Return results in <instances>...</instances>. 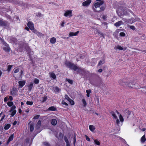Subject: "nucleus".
Listing matches in <instances>:
<instances>
[{
    "instance_id": "1",
    "label": "nucleus",
    "mask_w": 146,
    "mask_h": 146,
    "mask_svg": "<svg viewBox=\"0 0 146 146\" xmlns=\"http://www.w3.org/2000/svg\"><path fill=\"white\" fill-rule=\"evenodd\" d=\"M116 113L117 114H116L114 112L111 111V113L112 116L114 120L116 121L117 124L119 126L121 125L122 124H120V122L121 123L123 122L124 121L123 118L117 111H116Z\"/></svg>"
},
{
    "instance_id": "2",
    "label": "nucleus",
    "mask_w": 146,
    "mask_h": 146,
    "mask_svg": "<svg viewBox=\"0 0 146 146\" xmlns=\"http://www.w3.org/2000/svg\"><path fill=\"white\" fill-rule=\"evenodd\" d=\"M119 83L121 85L125 86L128 88H131L134 87V83L133 81H129L127 79H123L120 80Z\"/></svg>"
},
{
    "instance_id": "3",
    "label": "nucleus",
    "mask_w": 146,
    "mask_h": 146,
    "mask_svg": "<svg viewBox=\"0 0 146 146\" xmlns=\"http://www.w3.org/2000/svg\"><path fill=\"white\" fill-rule=\"evenodd\" d=\"M66 64L69 68L73 69L74 70L77 71L78 72H79L80 70V68H79L77 66L70 62H66Z\"/></svg>"
},
{
    "instance_id": "4",
    "label": "nucleus",
    "mask_w": 146,
    "mask_h": 146,
    "mask_svg": "<svg viewBox=\"0 0 146 146\" xmlns=\"http://www.w3.org/2000/svg\"><path fill=\"white\" fill-rule=\"evenodd\" d=\"M98 2L95 3L94 4V7H93V9L94 11H97L96 9L99 7L100 6L104 3V1L102 0H96Z\"/></svg>"
},
{
    "instance_id": "5",
    "label": "nucleus",
    "mask_w": 146,
    "mask_h": 146,
    "mask_svg": "<svg viewBox=\"0 0 146 146\" xmlns=\"http://www.w3.org/2000/svg\"><path fill=\"white\" fill-rule=\"evenodd\" d=\"M15 108L16 106L14 105L13 106L9 111V112L11 113L10 115L12 117L14 116L16 113L17 111L15 110Z\"/></svg>"
},
{
    "instance_id": "6",
    "label": "nucleus",
    "mask_w": 146,
    "mask_h": 146,
    "mask_svg": "<svg viewBox=\"0 0 146 146\" xmlns=\"http://www.w3.org/2000/svg\"><path fill=\"white\" fill-rule=\"evenodd\" d=\"M64 16L66 17H70L72 16V10H67L65 11L64 15Z\"/></svg>"
},
{
    "instance_id": "7",
    "label": "nucleus",
    "mask_w": 146,
    "mask_h": 146,
    "mask_svg": "<svg viewBox=\"0 0 146 146\" xmlns=\"http://www.w3.org/2000/svg\"><path fill=\"white\" fill-rule=\"evenodd\" d=\"M91 2V0H87L82 2V5L84 7H87L90 5Z\"/></svg>"
},
{
    "instance_id": "8",
    "label": "nucleus",
    "mask_w": 146,
    "mask_h": 146,
    "mask_svg": "<svg viewBox=\"0 0 146 146\" xmlns=\"http://www.w3.org/2000/svg\"><path fill=\"white\" fill-rule=\"evenodd\" d=\"M27 25L30 29L33 31L34 30H35V29H34V25L31 22H29Z\"/></svg>"
},
{
    "instance_id": "9",
    "label": "nucleus",
    "mask_w": 146,
    "mask_h": 146,
    "mask_svg": "<svg viewBox=\"0 0 146 146\" xmlns=\"http://www.w3.org/2000/svg\"><path fill=\"white\" fill-rule=\"evenodd\" d=\"M4 44L5 46L3 47V49L6 52H8L10 50V48L9 45L6 43H5Z\"/></svg>"
},
{
    "instance_id": "10",
    "label": "nucleus",
    "mask_w": 146,
    "mask_h": 146,
    "mask_svg": "<svg viewBox=\"0 0 146 146\" xmlns=\"http://www.w3.org/2000/svg\"><path fill=\"white\" fill-rule=\"evenodd\" d=\"M33 82H31L29 84L27 85V86L28 87V90L29 91H31L33 88Z\"/></svg>"
},
{
    "instance_id": "11",
    "label": "nucleus",
    "mask_w": 146,
    "mask_h": 146,
    "mask_svg": "<svg viewBox=\"0 0 146 146\" xmlns=\"http://www.w3.org/2000/svg\"><path fill=\"white\" fill-rule=\"evenodd\" d=\"M17 92V90L15 88H13L11 91V94L13 96L16 95Z\"/></svg>"
},
{
    "instance_id": "12",
    "label": "nucleus",
    "mask_w": 146,
    "mask_h": 146,
    "mask_svg": "<svg viewBox=\"0 0 146 146\" xmlns=\"http://www.w3.org/2000/svg\"><path fill=\"white\" fill-rule=\"evenodd\" d=\"M33 32L36 34L38 37H41L43 36V35L41 33L38 32V31L35 30H34Z\"/></svg>"
},
{
    "instance_id": "13",
    "label": "nucleus",
    "mask_w": 146,
    "mask_h": 146,
    "mask_svg": "<svg viewBox=\"0 0 146 146\" xmlns=\"http://www.w3.org/2000/svg\"><path fill=\"white\" fill-rule=\"evenodd\" d=\"M26 82L24 81H19L18 82L19 86L20 87L22 88L25 84Z\"/></svg>"
},
{
    "instance_id": "14",
    "label": "nucleus",
    "mask_w": 146,
    "mask_h": 146,
    "mask_svg": "<svg viewBox=\"0 0 146 146\" xmlns=\"http://www.w3.org/2000/svg\"><path fill=\"white\" fill-rule=\"evenodd\" d=\"M114 49L115 50L119 49L120 50H126V48H123L121 46L119 45L115 46L114 47Z\"/></svg>"
},
{
    "instance_id": "15",
    "label": "nucleus",
    "mask_w": 146,
    "mask_h": 146,
    "mask_svg": "<svg viewBox=\"0 0 146 146\" xmlns=\"http://www.w3.org/2000/svg\"><path fill=\"white\" fill-rule=\"evenodd\" d=\"M14 137V135L13 134H12L9 137L8 141L7 142V144L8 145L9 144V143L13 139Z\"/></svg>"
},
{
    "instance_id": "16",
    "label": "nucleus",
    "mask_w": 146,
    "mask_h": 146,
    "mask_svg": "<svg viewBox=\"0 0 146 146\" xmlns=\"http://www.w3.org/2000/svg\"><path fill=\"white\" fill-rule=\"evenodd\" d=\"M123 21L129 24H132L133 23V22L131 21V19H123Z\"/></svg>"
},
{
    "instance_id": "17",
    "label": "nucleus",
    "mask_w": 146,
    "mask_h": 146,
    "mask_svg": "<svg viewBox=\"0 0 146 146\" xmlns=\"http://www.w3.org/2000/svg\"><path fill=\"white\" fill-rule=\"evenodd\" d=\"M89 127L90 130L92 132L94 131L95 129V127L93 125H90Z\"/></svg>"
},
{
    "instance_id": "18",
    "label": "nucleus",
    "mask_w": 146,
    "mask_h": 146,
    "mask_svg": "<svg viewBox=\"0 0 146 146\" xmlns=\"http://www.w3.org/2000/svg\"><path fill=\"white\" fill-rule=\"evenodd\" d=\"M48 110L51 111H55L57 109L55 107L52 106L49 108Z\"/></svg>"
},
{
    "instance_id": "19",
    "label": "nucleus",
    "mask_w": 146,
    "mask_h": 146,
    "mask_svg": "<svg viewBox=\"0 0 146 146\" xmlns=\"http://www.w3.org/2000/svg\"><path fill=\"white\" fill-rule=\"evenodd\" d=\"M79 31H77L75 33L70 32L69 34V35L70 36H76L79 33Z\"/></svg>"
},
{
    "instance_id": "20",
    "label": "nucleus",
    "mask_w": 146,
    "mask_h": 146,
    "mask_svg": "<svg viewBox=\"0 0 146 146\" xmlns=\"http://www.w3.org/2000/svg\"><path fill=\"white\" fill-rule=\"evenodd\" d=\"M56 41V39L55 38L53 37L50 38V42L51 44H54Z\"/></svg>"
},
{
    "instance_id": "21",
    "label": "nucleus",
    "mask_w": 146,
    "mask_h": 146,
    "mask_svg": "<svg viewBox=\"0 0 146 146\" xmlns=\"http://www.w3.org/2000/svg\"><path fill=\"white\" fill-rule=\"evenodd\" d=\"M50 76L53 78L55 79L56 78V76L54 73L52 72H50L49 73Z\"/></svg>"
},
{
    "instance_id": "22",
    "label": "nucleus",
    "mask_w": 146,
    "mask_h": 146,
    "mask_svg": "<svg viewBox=\"0 0 146 146\" xmlns=\"http://www.w3.org/2000/svg\"><path fill=\"white\" fill-rule=\"evenodd\" d=\"M146 141L145 135H144L141 139V143H144Z\"/></svg>"
},
{
    "instance_id": "23",
    "label": "nucleus",
    "mask_w": 146,
    "mask_h": 146,
    "mask_svg": "<svg viewBox=\"0 0 146 146\" xmlns=\"http://www.w3.org/2000/svg\"><path fill=\"white\" fill-rule=\"evenodd\" d=\"M123 22L122 21H119L114 24V25L115 26L117 27L120 26L122 24Z\"/></svg>"
},
{
    "instance_id": "24",
    "label": "nucleus",
    "mask_w": 146,
    "mask_h": 146,
    "mask_svg": "<svg viewBox=\"0 0 146 146\" xmlns=\"http://www.w3.org/2000/svg\"><path fill=\"white\" fill-rule=\"evenodd\" d=\"M51 124L54 125H56L57 123V121L56 119H53L51 121Z\"/></svg>"
},
{
    "instance_id": "25",
    "label": "nucleus",
    "mask_w": 146,
    "mask_h": 146,
    "mask_svg": "<svg viewBox=\"0 0 146 146\" xmlns=\"http://www.w3.org/2000/svg\"><path fill=\"white\" fill-rule=\"evenodd\" d=\"M11 125L10 124H6L5 125L4 129L5 130L8 129L11 127Z\"/></svg>"
},
{
    "instance_id": "26",
    "label": "nucleus",
    "mask_w": 146,
    "mask_h": 146,
    "mask_svg": "<svg viewBox=\"0 0 146 146\" xmlns=\"http://www.w3.org/2000/svg\"><path fill=\"white\" fill-rule=\"evenodd\" d=\"M54 90L56 93H58L60 91V89L58 87H55L54 88Z\"/></svg>"
},
{
    "instance_id": "27",
    "label": "nucleus",
    "mask_w": 146,
    "mask_h": 146,
    "mask_svg": "<svg viewBox=\"0 0 146 146\" xmlns=\"http://www.w3.org/2000/svg\"><path fill=\"white\" fill-rule=\"evenodd\" d=\"M41 124V121L40 120L38 121L36 125V127L37 129H38L40 127V126Z\"/></svg>"
},
{
    "instance_id": "28",
    "label": "nucleus",
    "mask_w": 146,
    "mask_h": 146,
    "mask_svg": "<svg viewBox=\"0 0 146 146\" xmlns=\"http://www.w3.org/2000/svg\"><path fill=\"white\" fill-rule=\"evenodd\" d=\"M94 143L97 145H100V143L97 139H94Z\"/></svg>"
},
{
    "instance_id": "29",
    "label": "nucleus",
    "mask_w": 146,
    "mask_h": 146,
    "mask_svg": "<svg viewBox=\"0 0 146 146\" xmlns=\"http://www.w3.org/2000/svg\"><path fill=\"white\" fill-rule=\"evenodd\" d=\"M125 114L127 116L129 115L131 113L130 111H129L128 110H126L124 112Z\"/></svg>"
},
{
    "instance_id": "30",
    "label": "nucleus",
    "mask_w": 146,
    "mask_h": 146,
    "mask_svg": "<svg viewBox=\"0 0 146 146\" xmlns=\"http://www.w3.org/2000/svg\"><path fill=\"white\" fill-rule=\"evenodd\" d=\"M47 99V98L46 96H44L41 99V101L42 102H44Z\"/></svg>"
},
{
    "instance_id": "31",
    "label": "nucleus",
    "mask_w": 146,
    "mask_h": 146,
    "mask_svg": "<svg viewBox=\"0 0 146 146\" xmlns=\"http://www.w3.org/2000/svg\"><path fill=\"white\" fill-rule=\"evenodd\" d=\"M86 92L87 93V94H86V95H87V96L89 97H90V94L91 93V90H86Z\"/></svg>"
},
{
    "instance_id": "32",
    "label": "nucleus",
    "mask_w": 146,
    "mask_h": 146,
    "mask_svg": "<svg viewBox=\"0 0 146 146\" xmlns=\"http://www.w3.org/2000/svg\"><path fill=\"white\" fill-rule=\"evenodd\" d=\"M127 27H129L130 29H131L132 30H134L135 29V28L134 26H133V25L130 26V25H127Z\"/></svg>"
},
{
    "instance_id": "33",
    "label": "nucleus",
    "mask_w": 146,
    "mask_h": 146,
    "mask_svg": "<svg viewBox=\"0 0 146 146\" xmlns=\"http://www.w3.org/2000/svg\"><path fill=\"white\" fill-rule=\"evenodd\" d=\"M26 104L27 105L32 106L33 104V102L32 101H27L26 102Z\"/></svg>"
},
{
    "instance_id": "34",
    "label": "nucleus",
    "mask_w": 146,
    "mask_h": 146,
    "mask_svg": "<svg viewBox=\"0 0 146 146\" xmlns=\"http://www.w3.org/2000/svg\"><path fill=\"white\" fill-rule=\"evenodd\" d=\"M34 82L35 84H38L39 83V80L37 78H35L34 80Z\"/></svg>"
},
{
    "instance_id": "35",
    "label": "nucleus",
    "mask_w": 146,
    "mask_h": 146,
    "mask_svg": "<svg viewBox=\"0 0 146 146\" xmlns=\"http://www.w3.org/2000/svg\"><path fill=\"white\" fill-rule=\"evenodd\" d=\"M7 104L9 106L11 107L13 105V103L11 102H7Z\"/></svg>"
},
{
    "instance_id": "36",
    "label": "nucleus",
    "mask_w": 146,
    "mask_h": 146,
    "mask_svg": "<svg viewBox=\"0 0 146 146\" xmlns=\"http://www.w3.org/2000/svg\"><path fill=\"white\" fill-rule=\"evenodd\" d=\"M64 139L65 142L66 143V145L70 144L68 139L66 137H64Z\"/></svg>"
},
{
    "instance_id": "37",
    "label": "nucleus",
    "mask_w": 146,
    "mask_h": 146,
    "mask_svg": "<svg viewBox=\"0 0 146 146\" xmlns=\"http://www.w3.org/2000/svg\"><path fill=\"white\" fill-rule=\"evenodd\" d=\"M34 130V127L33 125H30V130L31 131H33Z\"/></svg>"
},
{
    "instance_id": "38",
    "label": "nucleus",
    "mask_w": 146,
    "mask_h": 146,
    "mask_svg": "<svg viewBox=\"0 0 146 146\" xmlns=\"http://www.w3.org/2000/svg\"><path fill=\"white\" fill-rule=\"evenodd\" d=\"M104 62H104V60H103V61L100 60L99 61V62L98 64V65L100 66L101 65H102V64H104Z\"/></svg>"
},
{
    "instance_id": "39",
    "label": "nucleus",
    "mask_w": 146,
    "mask_h": 146,
    "mask_svg": "<svg viewBox=\"0 0 146 146\" xmlns=\"http://www.w3.org/2000/svg\"><path fill=\"white\" fill-rule=\"evenodd\" d=\"M68 101H69L70 103V104L72 105H74V102L71 99H70V100H69Z\"/></svg>"
},
{
    "instance_id": "40",
    "label": "nucleus",
    "mask_w": 146,
    "mask_h": 146,
    "mask_svg": "<svg viewBox=\"0 0 146 146\" xmlns=\"http://www.w3.org/2000/svg\"><path fill=\"white\" fill-rule=\"evenodd\" d=\"M12 66L11 65H9L8 66V68L7 69V70L9 72L11 70Z\"/></svg>"
},
{
    "instance_id": "41",
    "label": "nucleus",
    "mask_w": 146,
    "mask_h": 146,
    "mask_svg": "<svg viewBox=\"0 0 146 146\" xmlns=\"http://www.w3.org/2000/svg\"><path fill=\"white\" fill-rule=\"evenodd\" d=\"M65 98H66V99L68 101L69 100H70V99H71L66 94L65 95Z\"/></svg>"
},
{
    "instance_id": "42",
    "label": "nucleus",
    "mask_w": 146,
    "mask_h": 146,
    "mask_svg": "<svg viewBox=\"0 0 146 146\" xmlns=\"http://www.w3.org/2000/svg\"><path fill=\"white\" fill-rule=\"evenodd\" d=\"M119 35L121 36H125V34L124 32H121L119 33Z\"/></svg>"
},
{
    "instance_id": "43",
    "label": "nucleus",
    "mask_w": 146,
    "mask_h": 146,
    "mask_svg": "<svg viewBox=\"0 0 146 146\" xmlns=\"http://www.w3.org/2000/svg\"><path fill=\"white\" fill-rule=\"evenodd\" d=\"M66 80L67 81H68L70 84H72L73 83V81L71 80H70V79H66Z\"/></svg>"
},
{
    "instance_id": "44",
    "label": "nucleus",
    "mask_w": 146,
    "mask_h": 146,
    "mask_svg": "<svg viewBox=\"0 0 146 146\" xmlns=\"http://www.w3.org/2000/svg\"><path fill=\"white\" fill-rule=\"evenodd\" d=\"M82 102L84 106H86V100L84 99H83L82 100Z\"/></svg>"
},
{
    "instance_id": "45",
    "label": "nucleus",
    "mask_w": 146,
    "mask_h": 146,
    "mask_svg": "<svg viewBox=\"0 0 146 146\" xmlns=\"http://www.w3.org/2000/svg\"><path fill=\"white\" fill-rule=\"evenodd\" d=\"M36 16L37 17H40L41 16V14L40 13H38L36 14Z\"/></svg>"
},
{
    "instance_id": "46",
    "label": "nucleus",
    "mask_w": 146,
    "mask_h": 146,
    "mask_svg": "<svg viewBox=\"0 0 146 146\" xmlns=\"http://www.w3.org/2000/svg\"><path fill=\"white\" fill-rule=\"evenodd\" d=\"M131 21L132 22H133V23L135 22L136 21L138 20H137L135 19H134V18H131Z\"/></svg>"
},
{
    "instance_id": "47",
    "label": "nucleus",
    "mask_w": 146,
    "mask_h": 146,
    "mask_svg": "<svg viewBox=\"0 0 146 146\" xmlns=\"http://www.w3.org/2000/svg\"><path fill=\"white\" fill-rule=\"evenodd\" d=\"M62 104L63 105H64L66 106H68V104L65 102L64 101H62Z\"/></svg>"
},
{
    "instance_id": "48",
    "label": "nucleus",
    "mask_w": 146,
    "mask_h": 146,
    "mask_svg": "<svg viewBox=\"0 0 146 146\" xmlns=\"http://www.w3.org/2000/svg\"><path fill=\"white\" fill-rule=\"evenodd\" d=\"M19 71V69L17 68L15 69L14 71V73H15L18 72Z\"/></svg>"
},
{
    "instance_id": "49",
    "label": "nucleus",
    "mask_w": 146,
    "mask_h": 146,
    "mask_svg": "<svg viewBox=\"0 0 146 146\" xmlns=\"http://www.w3.org/2000/svg\"><path fill=\"white\" fill-rule=\"evenodd\" d=\"M39 115H36L34 117H33V119H37L38 118H39Z\"/></svg>"
},
{
    "instance_id": "50",
    "label": "nucleus",
    "mask_w": 146,
    "mask_h": 146,
    "mask_svg": "<svg viewBox=\"0 0 146 146\" xmlns=\"http://www.w3.org/2000/svg\"><path fill=\"white\" fill-rule=\"evenodd\" d=\"M13 40L12 41L10 42L11 43H12L13 42H16V41L17 40L15 38H13Z\"/></svg>"
},
{
    "instance_id": "51",
    "label": "nucleus",
    "mask_w": 146,
    "mask_h": 146,
    "mask_svg": "<svg viewBox=\"0 0 146 146\" xmlns=\"http://www.w3.org/2000/svg\"><path fill=\"white\" fill-rule=\"evenodd\" d=\"M86 139L87 141H90V138L87 136H86Z\"/></svg>"
},
{
    "instance_id": "52",
    "label": "nucleus",
    "mask_w": 146,
    "mask_h": 146,
    "mask_svg": "<svg viewBox=\"0 0 146 146\" xmlns=\"http://www.w3.org/2000/svg\"><path fill=\"white\" fill-rule=\"evenodd\" d=\"M92 61H93L94 62V63H96V62L97 60L96 59H95V58H93V59H92Z\"/></svg>"
},
{
    "instance_id": "53",
    "label": "nucleus",
    "mask_w": 146,
    "mask_h": 146,
    "mask_svg": "<svg viewBox=\"0 0 146 146\" xmlns=\"http://www.w3.org/2000/svg\"><path fill=\"white\" fill-rule=\"evenodd\" d=\"M9 99L11 101H12L13 100V98L11 96H10L9 97Z\"/></svg>"
},
{
    "instance_id": "54",
    "label": "nucleus",
    "mask_w": 146,
    "mask_h": 146,
    "mask_svg": "<svg viewBox=\"0 0 146 146\" xmlns=\"http://www.w3.org/2000/svg\"><path fill=\"white\" fill-rule=\"evenodd\" d=\"M8 100V98L7 97H5L4 99V102H6Z\"/></svg>"
},
{
    "instance_id": "55",
    "label": "nucleus",
    "mask_w": 146,
    "mask_h": 146,
    "mask_svg": "<svg viewBox=\"0 0 146 146\" xmlns=\"http://www.w3.org/2000/svg\"><path fill=\"white\" fill-rule=\"evenodd\" d=\"M64 22H63L61 24V26L62 27H64Z\"/></svg>"
},
{
    "instance_id": "56",
    "label": "nucleus",
    "mask_w": 146,
    "mask_h": 146,
    "mask_svg": "<svg viewBox=\"0 0 146 146\" xmlns=\"http://www.w3.org/2000/svg\"><path fill=\"white\" fill-rule=\"evenodd\" d=\"M104 8H105L104 7H102L100 8V9L101 11H103L104 10Z\"/></svg>"
},
{
    "instance_id": "57",
    "label": "nucleus",
    "mask_w": 146,
    "mask_h": 146,
    "mask_svg": "<svg viewBox=\"0 0 146 146\" xmlns=\"http://www.w3.org/2000/svg\"><path fill=\"white\" fill-rule=\"evenodd\" d=\"M3 22L2 21L0 20V25H3Z\"/></svg>"
},
{
    "instance_id": "58",
    "label": "nucleus",
    "mask_w": 146,
    "mask_h": 146,
    "mask_svg": "<svg viewBox=\"0 0 146 146\" xmlns=\"http://www.w3.org/2000/svg\"><path fill=\"white\" fill-rule=\"evenodd\" d=\"M17 123V121H15L14 122H13V125H16V124Z\"/></svg>"
},
{
    "instance_id": "59",
    "label": "nucleus",
    "mask_w": 146,
    "mask_h": 146,
    "mask_svg": "<svg viewBox=\"0 0 146 146\" xmlns=\"http://www.w3.org/2000/svg\"><path fill=\"white\" fill-rule=\"evenodd\" d=\"M102 71V69H99L98 70V72H101Z\"/></svg>"
},
{
    "instance_id": "60",
    "label": "nucleus",
    "mask_w": 146,
    "mask_h": 146,
    "mask_svg": "<svg viewBox=\"0 0 146 146\" xmlns=\"http://www.w3.org/2000/svg\"><path fill=\"white\" fill-rule=\"evenodd\" d=\"M76 141V139H75V138L74 137V145H75Z\"/></svg>"
},
{
    "instance_id": "61",
    "label": "nucleus",
    "mask_w": 146,
    "mask_h": 146,
    "mask_svg": "<svg viewBox=\"0 0 146 146\" xmlns=\"http://www.w3.org/2000/svg\"><path fill=\"white\" fill-rule=\"evenodd\" d=\"M141 38L142 39H144L145 38V36L144 35H143L142 36Z\"/></svg>"
},
{
    "instance_id": "62",
    "label": "nucleus",
    "mask_w": 146,
    "mask_h": 146,
    "mask_svg": "<svg viewBox=\"0 0 146 146\" xmlns=\"http://www.w3.org/2000/svg\"><path fill=\"white\" fill-rule=\"evenodd\" d=\"M44 144L46 145H49V144L48 143H47V142H44Z\"/></svg>"
},
{
    "instance_id": "63",
    "label": "nucleus",
    "mask_w": 146,
    "mask_h": 146,
    "mask_svg": "<svg viewBox=\"0 0 146 146\" xmlns=\"http://www.w3.org/2000/svg\"><path fill=\"white\" fill-rule=\"evenodd\" d=\"M96 33H98V34H100V31H99L98 30L96 29Z\"/></svg>"
},
{
    "instance_id": "64",
    "label": "nucleus",
    "mask_w": 146,
    "mask_h": 146,
    "mask_svg": "<svg viewBox=\"0 0 146 146\" xmlns=\"http://www.w3.org/2000/svg\"><path fill=\"white\" fill-rule=\"evenodd\" d=\"M146 130V129L145 128H143V129H142V130L143 131H145Z\"/></svg>"
}]
</instances>
